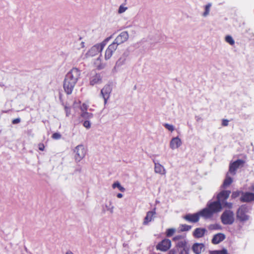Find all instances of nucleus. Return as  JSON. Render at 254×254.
<instances>
[{
  "label": "nucleus",
  "instance_id": "f257e3e1",
  "mask_svg": "<svg viewBox=\"0 0 254 254\" xmlns=\"http://www.w3.org/2000/svg\"><path fill=\"white\" fill-rule=\"evenodd\" d=\"M221 203L216 200L207 204V207L201 210V216L205 218H211L214 213L220 212L222 210Z\"/></svg>",
  "mask_w": 254,
  "mask_h": 254
},
{
  "label": "nucleus",
  "instance_id": "f03ea898",
  "mask_svg": "<svg viewBox=\"0 0 254 254\" xmlns=\"http://www.w3.org/2000/svg\"><path fill=\"white\" fill-rule=\"evenodd\" d=\"M221 220L224 225L232 224L235 220L233 212L230 210L224 211L221 216Z\"/></svg>",
  "mask_w": 254,
  "mask_h": 254
},
{
  "label": "nucleus",
  "instance_id": "7ed1b4c3",
  "mask_svg": "<svg viewBox=\"0 0 254 254\" xmlns=\"http://www.w3.org/2000/svg\"><path fill=\"white\" fill-rule=\"evenodd\" d=\"M248 208L246 205H242L239 207L237 211V218L241 222L246 221L249 220V216L247 214Z\"/></svg>",
  "mask_w": 254,
  "mask_h": 254
},
{
  "label": "nucleus",
  "instance_id": "20e7f679",
  "mask_svg": "<svg viewBox=\"0 0 254 254\" xmlns=\"http://www.w3.org/2000/svg\"><path fill=\"white\" fill-rule=\"evenodd\" d=\"M245 163V161L241 159H238L236 161L231 163L229 165L228 173L235 175L236 170L240 167L244 166Z\"/></svg>",
  "mask_w": 254,
  "mask_h": 254
},
{
  "label": "nucleus",
  "instance_id": "39448f33",
  "mask_svg": "<svg viewBox=\"0 0 254 254\" xmlns=\"http://www.w3.org/2000/svg\"><path fill=\"white\" fill-rule=\"evenodd\" d=\"M171 247V241L168 239H165L159 242L156 247L157 250L162 252L167 251Z\"/></svg>",
  "mask_w": 254,
  "mask_h": 254
},
{
  "label": "nucleus",
  "instance_id": "423d86ee",
  "mask_svg": "<svg viewBox=\"0 0 254 254\" xmlns=\"http://www.w3.org/2000/svg\"><path fill=\"white\" fill-rule=\"evenodd\" d=\"M74 152H75V160L77 161H79L84 157L86 150L83 145H79L76 147Z\"/></svg>",
  "mask_w": 254,
  "mask_h": 254
},
{
  "label": "nucleus",
  "instance_id": "0eeeda50",
  "mask_svg": "<svg viewBox=\"0 0 254 254\" xmlns=\"http://www.w3.org/2000/svg\"><path fill=\"white\" fill-rule=\"evenodd\" d=\"M105 45L106 43L103 42L100 44H97L94 45L89 51V54L91 56H94L98 54V53H101L103 50Z\"/></svg>",
  "mask_w": 254,
  "mask_h": 254
},
{
  "label": "nucleus",
  "instance_id": "6e6552de",
  "mask_svg": "<svg viewBox=\"0 0 254 254\" xmlns=\"http://www.w3.org/2000/svg\"><path fill=\"white\" fill-rule=\"evenodd\" d=\"M201 216V211L194 214H187L183 217V218L188 222L191 223L197 222Z\"/></svg>",
  "mask_w": 254,
  "mask_h": 254
},
{
  "label": "nucleus",
  "instance_id": "1a4fd4ad",
  "mask_svg": "<svg viewBox=\"0 0 254 254\" xmlns=\"http://www.w3.org/2000/svg\"><path fill=\"white\" fill-rule=\"evenodd\" d=\"M80 75V70L77 68H73L68 72L66 75V77H68V79L72 80L74 81L77 82L79 76Z\"/></svg>",
  "mask_w": 254,
  "mask_h": 254
},
{
  "label": "nucleus",
  "instance_id": "9d476101",
  "mask_svg": "<svg viewBox=\"0 0 254 254\" xmlns=\"http://www.w3.org/2000/svg\"><path fill=\"white\" fill-rule=\"evenodd\" d=\"M176 247L180 250V254H189L190 246L188 245L187 241L178 242Z\"/></svg>",
  "mask_w": 254,
  "mask_h": 254
},
{
  "label": "nucleus",
  "instance_id": "9b49d317",
  "mask_svg": "<svg viewBox=\"0 0 254 254\" xmlns=\"http://www.w3.org/2000/svg\"><path fill=\"white\" fill-rule=\"evenodd\" d=\"M230 190H223L218 193L217 195V200L219 201L220 203H224L229 197L230 193Z\"/></svg>",
  "mask_w": 254,
  "mask_h": 254
},
{
  "label": "nucleus",
  "instance_id": "f8f14e48",
  "mask_svg": "<svg viewBox=\"0 0 254 254\" xmlns=\"http://www.w3.org/2000/svg\"><path fill=\"white\" fill-rule=\"evenodd\" d=\"M112 88L109 85H105L101 91V94L104 100V104H106L108 99L110 97Z\"/></svg>",
  "mask_w": 254,
  "mask_h": 254
},
{
  "label": "nucleus",
  "instance_id": "ddd939ff",
  "mask_svg": "<svg viewBox=\"0 0 254 254\" xmlns=\"http://www.w3.org/2000/svg\"><path fill=\"white\" fill-rule=\"evenodd\" d=\"M117 46L116 43H112L110 44L105 51V59L107 60L110 59L113 55V53L116 50Z\"/></svg>",
  "mask_w": 254,
  "mask_h": 254
},
{
  "label": "nucleus",
  "instance_id": "4468645a",
  "mask_svg": "<svg viewBox=\"0 0 254 254\" xmlns=\"http://www.w3.org/2000/svg\"><path fill=\"white\" fill-rule=\"evenodd\" d=\"M128 38V34L127 31L122 32L115 39L113 43H116L117 46L126 41Z\"/></svg>",
  "mask_w": 254,
  "mask_h": 254
},
{
  "label": "nucleus",
  "instance_id": "2eb2a0df",
  "mask_svg": "<svg viewBox=\"0 0 254 254\" xmlns=\"http://www.w3.org/2000/svg\"><path fill=\"white\" fill-rule=\"evenodd\" d=\"M240 200L243 202H249L254 201V193L249 192H242Z\"/></svg>",
  "mask_w": 254,
  "mask_h": 254
},
{
  "label": "nucleus",
  "instance_id": "dca6fc26",
  "mask_svg": "<svg viewBox=\"0 0 254 254\" xmlns=\"http://www.w3.org/2000/svg\"><path fill=\"white\" fill-rule=\"evenodd\" d=\"M204 249V245L202 243H194L192 246V250L195 254H201Z\"/></svg>",
  "mask_w": 254,
  "mask_h": 254
},
{
  "label": "nucleus",
  "instance_id": "f3484780",
  "mask_svg": "<svg viewBox=\"0 0 254 254\" xmlns=\"http://www.w3.org/2000/svg\"><path fill=\"white\" fill-rule=\"evenodd\" d=\"M156 214L155 209L152 211H149L147 212L146 215L144 219L143 222V225H146L151 222Z\"/></svg>",
  "mask_w": 254,
  "mask_h": 254
},
{
  "label": "nucleus",
  "instance_id": "a211bd4d",
  "mask_svg": "<svg viewBox=\"0 0 254 254\" xmlns=\"http://www.w3.org/2000/svg\"><path fill=\"white\" fill-rule=\"evenodd\" d=\"M75 85L73 84V83L69 82L68 81H64L63 86L65 93L68 95L71 94Z\"/></svg>",
  "mask_w": 254,
  "mask_h": 254
},
{
  "label": "nucleus",
  "instance_id": "6ab92c4d",
  "mask_svg": "<svg viewBox=\"0 0 254 254\" xmlns=\"http://www.w3.org/2000/svg\"><path fill=\"white\" fill-rule=\"evenodd\" d=\"M182 144L181 140L178 137H174L170 141V146L172 149L178 148Z\"/></svg>",
  "mask_w": 254,
  "mask_h": 254
},
{
  "label": "nucleus",
  "instance_id": "aec40b11",
  "mask_svg": "<svg viewBox=\"0 0 254 254\" xmlns=\"http://www.w3.org/2000/svg\"><path fill=\"white\" fill-rule=\"evenodd\" d=\"M225 238V236L222 233H218L215 235L212 239V243L213 244H218L221 242L223 241Z\"/></svg>",
  "mask_w": 254,
  "mask_h": 254
},
{
  "label": "nucleus",
  "instance_id": "412c9836",
  "mask_svg": "<svg viewBox=\"0 0 254 254\" xmlns=\"http://www.w3.org/2000/svg\"><path fill=\"white\" fill-rule=\"evenodd\" d=\"M206 232V229L204 228H196L193 233V236L196 238H200L202 237Z\"/></svg>",
  "mask_w": 254,
  "mask_h": 254
},
{
  "label": "nucleus",
  "instance_id": "4be33fe9",
  "mask_svg": "<svg viewBox=\"0 0 254 254\" xmlns=\"http://www.w3.org/2000/svg\"><path fill=\"white\" fill-rule=\"evenodd\" d=\"M154 171L155 173L161 175H165L166 174V170L164 167L159 163H155Z\"/></svg>",
  "mask_w": 254,
  "mask_h": 254
},
{
  "label": "nucleus",
  "instance_id": "5701e85b",
  "mask_svg": "<svg viewBox=\"0 0 254 254\" xmlns=\"http://www.w3.org/2000/svg\"><path fill=\"white\" fill-rule=\"evenodd\" d=\"M101 81V77L100 75L96 74L91 78L90 83L91 85H94L95 84L100 83Z\"/></svg>",
  "mask_w": 254,
  "mask_h": 254
},
{
  "label": "nucleus",
  "instance_id": "b1692460",
  "mask_svg": "<svg viewBox=\"0 0 254 254\" xmlns=\"http://www.w3.org/2000/svg\"><path fill=\"white\" fill-rule=\"evenodd\" d=\"M229 173H227V175H226V178L225 179L224 182H223V183L222 185V188L225 189V188H226L227 187H228L229 186H230L232 182H233V180L229 176Z\"/></svg>",
  "mask_w": 254,
  "mask_h": 254
},
{
  "label": "nucleus",
  "instance_id": "393cba45",
  "mask_svg": "<svg viewBox=\"0 0 254 254\" xmlns=\"http://www.w3.org/2000/svg\"><path fill=\"white\" fill-rule=\"evenodd\" d=\"M191 229V226L187 224H181L179 226V232L189 231Z\"/></svg>",
  "mask_w": 254,
  "mask_h": 254
},
{
  "label": "nucleus",
  "instance_id": "a878e982",
  "mask_svg": "<svg viewBox=\"0 0 254 254\" xmlns=\"http://www.w3.org/2000/svg\"><path fill=\"white\" fill-rule=\"evenodd\" d=\"M173 241L174 242H177L178 241V242H184V241H187L186 239V236L183 235H177L175 237H174L172 239Z\"/></svg>",
  "mask_w": 254,
  "mask_h": 254
},
{
  "label": "nucleus",
  "instance_id": "bb28decb",
  "mask_svg": "<svg viewBox=\"0 0 254 254\" xmlns=\"http://www.w3.org/2000/svg\"><path fill=\"white\" fill-rule=\"evenodd\" d=\"M209 254H229V253L228 251L226 249L224 248L221 250L210 251Z\"/></svg>",
  "mask_w": 254,
  "mask_h": 254
},
{
  "label": "nucleus",
  "instance_id": "cd10ccee",
  "mask_svg": "<svg viewBox=\"0 0 254 254\" xmlns=\"http://www.w3.org/2000/svg\"><path fill=\"white\" fill-rule=\"evenodd\" d=\"M112 188L114 189H115L116 188H117L119 190H120L122 192H124L125 191V189L121 185L120 183L118 181L115 182L112 185Z\"/></svg>",
  "mask_w": 254,
  "mask_h": 254
},
{
  "label": "nucleus",
  "instance_id": "c85d7f7f",
  "mask_svg": "<svg viewBox=\"0 0 254 254\" xmlns=\"http://www.w3.org/2000/svg\"><path fill=\"white\" fill-rule=\"evenodd\" d=\"M176 232V229L175 228H169L167 229L165 232V235L167 237H172Z\"/></svg>",
  "mask_w": 254,
  "mask_h": 254
},
{
  "label": "nucleus",
  "instance_id": "c756f323",
  "mask_svg": "<svg viewBox=\"0 0 254 254\" xmlns=\"http://www.w3.org/2000/svg\"><path fill=\"white\" fill-rule=\"evenodd\" d=\"M81 116L84 119H90L93 117V114L86 111L82 112Z\"/></svg>",
  "mask_w": 254,
  "mask_h": 254
},
{
  "label": "nucleus",
  "instance_id": "7c9ffc66",
  "mask_svg": "<svg viewBox=\"0 0 254 254\" xmlns=\"http://www.w3.org/2000/svg\"><path fill=\"white\" fill-rule=\"evenodd\" d=\"M225 41L226 42L230 44L231 45H233L235 44V41L232 38V37L230 35H227L225 37Z\"/></svg>",
  "mask_w": 254,
  "mask_h": 254
},
{
  "label": "nucleus",
  "instance_id": "2f4dec72",
  "mask_svg": "<svg viewBox=\"0 0 254 254\" xmlns=\"http://www.w3.org/2000/svg\"><path fill=\"white\" fill-rule=\"evenodd\" d=\"M211 6V3H208L207 4H206L205 6V11L203 14V15L204 16H207L209 13V11H210V7Z\"/></svg>",
  "mask_w": 254,
  "mask_h": 254
},
{
  "label": "nucleus",
  "instance_id": "473e14b6",
  "mask_svg": "<svg viewBox=\"0 0 254 254\" xmlns=\"http://www.w3.org/2000/svg\"><path fill=\"white\" fill-rule=\"evenodd\" d=\"M242 192H243L241 191H239V190L233 191L231 195V197L233 199L236 198L238 197V196H239V195L241 194H242Z\"/></svg>",
  "mask_w": 254,
  "mask_h": 254
},
{
  "label": "nucleus",
  "instance_id": "72a5a7b5",
  "mask_svg": "<svg viewBox=\"0 0 254 254\" xmlns=\"http://www.w3.org/2000/svg\"><path fill=\"white\" fill-rule=\"evenodd\" d=\"M222 207H226L228 208H231L233 206V204L231 202H228L226 201L224 202V203H221Z\"/></svg>",
  "mask_w": 254,
  "mask_h": 254
},
{
  "label": "nucleus",
  "instance_id": "f704fd0d",
  "mask_svg": "<svg viewBox=\"0 0 254 254\" xmlns=\"http://www.w3.org/2000/svg\"><path fill=\"white\" fill-rule=\"evenodd\" d=\"M101 59L100 58H98L96 61L95 63V64L96 65V67L98 69H101L104 67V65L103 64H98V62H100Z\"/></svg>",
  "mask_w": 254,
  "mask_h": 254
},
{
  "label": "nucleus",
  "instance_id": "c9c22d12",
  "mask_svg": "<svg viewBox=\"0 0 254 254\" xmlns=\"http://www.w3.org/2000/svg\"><path fill=\"white\" fill-rule=\"evenodd\" d=\"M52 137L54 139H59L61 138L62 135L60 133L55 132L52 134Z\"/></svg>",
  "mask_w": 254,
  "mask_h": 254
},
{
  "label": "nucleus",
  "instance_id": "e433bc0d",
  "mask_svg": "<svg viewBox=\"0 0 254 254\" xmlns=\"http://www.w3.org/2000/svg\"><path fill=\"white\" fill-rule=\"evenodd\" d=\"M164 126L166 128H167V129H168L169 130H170L171 131H173L174 130V127L171 125H169L168 124H165Z\"/></svg>",
  "mask_w": 254,
  "mask_h": 254
},
{
  "label": "nucleus",
  "instance_id": "4c0bfd02",
  "mask_svg": "<svg viewBox=\"0 0 254 254\" xmlns=\"http://www.w3.org/2000/svg\"><path fill=\"white\" fill-rule=\"evenodd\" d=\"M87 108H88V106L85 103L82 104L80 107V109L82 112L86 111L87 110Z\"/></svg>",
  "mask_w": 254,
  "mask_h": 254
},
{
  "label": "nucleus",
  "instance_id": "58836bf2",
  "mask_svg": "<svg viewBox=\"0 0 254 254\" xmlns=\"http://www.w3.org/2000/svg\"><path fill=\"white\" fill-rule=\"evenodd\" d=\"M83 125L86 128H89L90 127V123L88 121H84Z\"/></svg>",
  "mask_w": 254,
  "mask_h": 254
},
{
  "label": "nucleus",
  "instance_id": "ea45409f",
  "mask_svg": "<svg viewBox=\"0 0 254 254\" xmlns=\"http://www.w3.org/2000/svg\"><path fill=\"white\" fill-rule=\"evenodd\" d=\"M126 9H127L126 7H125L121 5L120 7H119V12L120 13H123L124 11H125Z\"/></svg>",
  "mask_w": 254,
  "mask_h": 254
},
{
  "label": "nucleus",
  "instance_id": "a19ab883",
  "mask_svg": "<svg viewBox=\"0 0 254 254\" xmlns=\"http://www.w3.org/2000/svg\"><path fill=\"white\" fill-rule=\"evenodd\" d=\"M210 228L211 229H220L221 228V227L217 224H215L211 225L210 226Z\"/></svg>",
  "mask_w": 254,
  "mask_h": 254
},
{
  "label": "nucleus",
  "instance_id": "79ce46f5",
  "mask_svg": "<svg viewBox=\"0 0 254 254\" xmlns=\"http://www.w3.org/2000/svg\"><path fill=\"white\" fill-rule=\"evenodd\" d=\"M229 121L226 119H223L222 120V125L224 127L227 126L228 125Z\"/></svg>",
  "mask_w": 254,
  "mask_h": 254
},
{
  "label": "nucleus",
  "instance_id": "37998d69",
  "mask_svg": "<svg viewBox=\"0 0 254 254\" xmlns=\"http://www.w3.org/2000/svg\"><path fill=\"white\" fill-rule=\"evenodd\" d=\"M38 148L41 151H44L45 149V145L43 143H39L38 144Z\"/></svg>",
  "mask_w": 254,
  "mask_h": 254
},
{
  "label": "nucleus",
  "instance_id": "c03bdc74",
  "mask_svg": "<svg viewBox=\"0 0 254 254\" xmlns=\"http://www.w3.org/2000/svg\"><path fill=\"white\" fill-rule=\"evenodd\" d=\"M20 122V119L19 118L14 119L12 120V123L13 124H17Z\"/></svg>",
  "mask_w": 254,
  "mask_h": 254
},
{
  "label": "nucleus",
  "instance_id": "a18cd8bd",
  "mask_svg": "<svg viewBox=\"0 0 254 254\" xmlns=\"http://www.w3.org/2000/svg\"><path fill=\"white\" fill-rule=\"evenodd\" d=\"M64 81H69V82H70V83H73V84H74V85H75V84H76V82L74 81H73V80H70L69 79H68V77H66V76H65V79H64Z\"/></svg>",
  "mask_w": 254,
  "mask_h": 254
},
{
  "label": "nucleus",
  "instance_id": "49530a36",
  "mask_svg": "<svg viewBox=\"0 0 254 254\" xmlns=\"http://www.w3.org/2000/svg\"><path fill=\"white\" fill-rule=\"evenodd\" d=\"M176 251L174 250H171L169 252L168 254H176Z\"/></svg>",
  "mask_w": 254,
  "mask_h": 254
},
{
  "label": "nucleus",
  "instance_id": "de8ad7c7",
  "mask_svg": "<svg viewBox=\"0 0 254 254\" xmlns=\"http://www.w3.org/2000/svg\"><path fill=\"white\" fill-rule=\"evenodd\" d=\"M65 110L66 112V114H68L69 113V111H70V108L67 107H65Z\"/></svg>",
  "mask_w": 254,
  "mask_h": 254
},
{
  "label": "nucleus",
  "instance_id": "09e8293b",
  "mask_svg": "<svg viewBox=\"0 0 254 254\" xmlns=\"http://www.w3.org/2000/svg\"><path fill=\"white\" fill-rule=\"evenodd\" d=\"M123 195L122 193H119L117 194V196L118 198H122L123 197Z\"/></svg>",
  "mask_w": 254,
  "mask_h": 254
},
{
  "label": "nucleus",
  "instance_id": "8fccbe9b",
  "mask_svg": "<svg viewBox=\"0 0 254 254\" xmlns=\"http://www.w3.org/2000/svg\"><path fill=\"white\" fill-rule=\"evenodd\" d=\"M66 254H73L72 252H67Z\"/></svg>",
  "mask_w": 254,
  "mask_h": 254
},
{
  "label": "nucleus",
  "instance_id": "3c124183",
  "mask_svg": "<svg viewBox=\"0 0 254 254\" xmlns=\"http://www.w3.org/2000/svg\"><path fill=\"white\" fill-rule=\"evenodd\" d=\"M251 190H254V185H253V186H252Z\"/></svg>",
  "mask_w": 254,
  "mask_h": 254
}]
</instances>
